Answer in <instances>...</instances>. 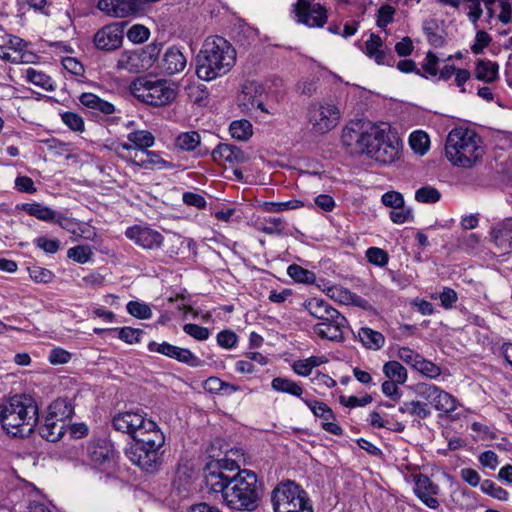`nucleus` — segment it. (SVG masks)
I'll return each instance as SVG.
<instances>
[{"instance_id": "1", "label": "nucleus", "mask_w": 512, "mask_h": 512, "mask_svg": "<svg viewBox=\"0 0 512 512\" xmlns=\"http://www.w3.org/2000/svg\"><path fill=\"white\" fill-rule=\"evenodd\" d=\"M341 141L351 152L365 154L382 164H392L400 156L402 142L387 123L357 120L348 123Z\"/></svg>"}, {"instance_id": "2", "label": "nucleus", "mask_w": 512, "mask_h": 512, "mask_svg": "<svg viewBox=\"0 0 512 512\" xmlns=\"http://www.w3.org/2000/svg\"><path fill=\"white\" fill-rule=\"evenodd\" d=\"M208 493L220 495L223 502L235 510L252 511L257 508L262 495V484L251 470H239L224 483L219 474L208 477Z\"/></svg>"}, {"instance_id": "3", "label": "nucleus", "mask_w": 512, "mask_h": 512, "mask_svg": "<svg viewBox=\"0 0 512 512\" xmlns=\"http://www.w3.org/2000/svg\"><path fill=\"white\" fill-rule=\"evenodd\" d=\"M236 63V50L225 38L205 39L197 57L196 74L203 81H212L231 71Z\"/></svg>"}, {"instance_id": "4", "label": "nucleus", "mask_w": 512, "mask_h": 512, "mask_svg": "<svg viewBox=\"0 0 512 512\" xmlns=\"http://www.w3.org/2000/svg\"><path fill=\"white\" fill-rule=\"evenodd\" d=\"M0 420L13 436L30 435L38 422V406L29 395H15L0 405Z\"/></svg>"}, {"instance_id": "5", "label": "nucleus", "mask_w": 512, "mask_h": 512, "mask_svg": "<svg viewBox=\"0 0 512 512\" xmlns=\"http://www.w3.org/2000/svg\"><path fill=\"white\" fill-rule=\"evenodd\" d=\"M445 153L453 165L469 168L482 158L484 148L476 132L467 128H455L447 136Z\"/></svg>"}, {"instance_id": "6", "label": "nucleus", "mask_w": 512, "mask_h": 512, "mask_svg": "<svg viewBox=\"0 0 512 512\" xmlns=\"http://www.w3.org/2000/svg\"><path fill=\"white\" fill-rule=\"evenodd\" d=\"M130 89L136 99L155 107L170 104L177 95L174 84L165 79L138 78Z\"/></svg>"}, {"instance_id": "7", "label": "nucleus", "mask_w": 512, "mask_h": 512, "mask_svg": "<svg viewBox=\"0 0 512 512\" xmlns=\"http://www.w3.org/2000/svg\"><path fill=\"white\" fill-rule=\"evenodd\" d=\"M274 512H313L307 494L292 481L279 483L271 493Z\"/></svg>"}, {"instance_id": "8", "label": "nucleus", "mask_w": 512, "mask_h": 512, "mask_svg": "<svg viewBox=\"0 0 512 512\" xmlns=\"http://www.w3.org/2000/svg\"><path fill=\"white\" fill-rule=\"evenodd\" d=\"M340 118V108L331 101L312 102L308 107V121L315 133H328L338 125Z\"/></svg>"}, {"instance_id": "9", "label": "nucleus", "mask_w": 512, "mask_h": 512, "mask_svg": "<svg viewBox=\"0 0 512 512\" xmlns=\"http://www.w3.org/2000/svg\"><path fill=\"white\" fill-rule=\"evenodd\" d=\"M132 149V145L125 143H114L110 147V150L115 152L119 158L139 168L163 170L173 167L172 163L164 160L155 151L146 150L141 154L134 152V155H132Z\"/></svg>"}, {"instance_id": "10", "label": "nucleus", "mask_w": 512, "mask_h": 512, "mask_svg": "<svg viewBox=\"0 0 512 512\" xmlns=\"http://www.w3.org/2000/svg\"><path fill=\"white\" fill-rule=\"evenodd\" d=\"M161 44H149L146 49L126 50L122 52L117 60V69L138 73L152 66L158 58Z\"/></svg>"}, {"instance_id": "11", "label": "nucleus", "mask_w": 512, "mask_h": 512, "mask_svg": "<svg viewBox=\"0 0 512 512\" xmlns=\"http://www.w3.org/2000/svg\"><path fill=\"white\" fill-rule=\"evenodd\" d=\"M162 447H150L133 442L126 450V457L132 464L148 473L157 472L163 463Z\"/></svg>"}, {"instance_id": "12", "label": "nucleus", "mask_w": 512, "mask_h": 512, "mask_svg": "<svg viewBox=\"0 0 512 512\" xmlns=\"http://www.w3.org/2000/svg\"><path fill=\"white\" fill-rule=\"evenodd\" d=\"M296 21L309 28H321L327 23L328 11L314 0H297L293 5Z\"/></svg>"}, {"instance_id": "13", "label": "nucleus", "mask_w": 512, "mask_h": 512, "mask_svg": "<svg viewBox=\"0 0 512 512\" xmlns=\"http://www.w3.org/2000/svg\"><path fill=\"white\" fill-rule=\"evenodd\" d=\"M416 392L437 411L449 414L457 408L456 399L434 384L420 383L417 385Z\"/></svg>"}, {"instance_id": "14", "label": "nucleus", "mask_w": 512, "mask_h": 512, "mask_svg": "<svg viewBox=\"0 0 512 512\" xmlns=\"http://www.w3.org/2000/svg\"><path fill=\"white\" fill-rule=\"evenodd\" d=\"M267 97L264 86L256 81H247L242 86V91L238 95V105L245 113H252L260 110L268 113L264 106Z\"/></svg>"}, {"instance_id": "15", "label": "nucleus", "mask_w": 512, "mask_h": 512, "mask_svg": "<svg viewBox=\"0 0 512 512\" xmlns=\"http://www.w3.org/2000/svg\"><path fill=\"white\" fill-rule=\"evenodd\" d=\"M123 28L119 23H111L99 29L94 35V45L103 51H114L121 47L123 42Z\"/></svg>"}, {"instance_id": "16", "label": "nucleus", "mask_w": 512, "mask_h": 512, "mask_svg": "<svg viewBox=\"0 0 512 512\" xmlns=\"http://www.w3.org/2000/svg\"><path fill=\"white\" fill-rule=\"evenodd\" d=\"M125 236L144 249H158L163 244V236L146 226L135 225L125 231Z\"/></svg>"}, {"instance_id": "17", "label": "nucleus", "mask_w": 512, "mask_h": 512, "mask_svg": "<svg viewBox=\"0 0 512 512\" xmlns=\"http://www.w3.org/2000/svg\"><path fill=\"white\" fill-rule=\"evenodd\" d=\"M342 321L338 320V324L328 320L318 321L314 327V333L322 339H327L333 342H342L345 340L346 334L349 332L348 320L340 313Z\"/></svg>"}, {"instance_id": "18", "label": "nucleus", "mask_w": 512, "mask_h": 512, "mask_svg": "<svg viewBox=\"0 0 512 512\" xmlns=\"http://www.w3.org/2000/svg\"><path fill=\"white\" fill-rule=\"evenodd\" d=\"M147 420L139 411H123L117 413L112 419V427L119 432L130 435L132 438L137 434L141 426Z\"/></svg>"}, {"instance_id": "19", "label": "nucleus", "mask_w": 512, "mask_h": 512, "mask_svg": "<svg viewBox=\"0 0 512 512\" xmlns=\"http://www.w3.org/2000/svg\"><path fill=\"white\" fill-rule=\"evenodd\" d=\"M88 459L95 467L110 465L114 461L115 450L113 444L107 439H97L86 447Z\"/></svg>"}, {"instance_id": "20", "label": "nucleus", "mask_w": 512, "mask_h": 512, "mask_svg": "<svg viewBox=\"0 0 512 512\" xmlns=\"http://www.w3.org/2000/svg\"><path fill=\"white\" fill-rule=\"evenodd\" d=\"M414 493L430 509H437L439 501L436 496L439 494V487L424 474L415 477Z\"/></svg>"}, {"instance_id": "21", "label": "nucleus", "mask_w": 512, "mask_h": 512, "mask_svg": "<svg viewBox=\"0 0 512 512\" xmlns=\"http://www.w3.org/2000/svg\"><path fill=\"white\" fill-rule=\"evenodd\" d=\"M96 7L112 18H127L137 12L131 0H98Z\"/></svg>"}, {"instance_id": "22", "label": "nucleus", "mask_w": 512, "mask_h": 512, "mask_svg": "<svg viewBox=\"0 0 512 512\" xmlns=\"http://www.w3.org/2000/svg\"><path fill=\"white\" fill-rule=\"evenodd\" d=\"M303 307L312 317L318 321L327 320V317L328 319L330 318V321L338 325L339 322L337 321H342L340 318V312L323 299H308L304 302Z\"/></svg>"}, {"instance_id": "23", "label": "nucleus", "mask_w": 512, "mask_h": 512, "mask_svg": "<svg viewBox=\"0 0 512 512\" xmlns=\"http://www.w3.org/2000/svg\"><path fill=\"white\" fill-rule=\"evenodd\" d=\"M134 442L150 447H163L165 436L156 423L147 419L133 438Z\"/></svg>"}, {"instance_id": "24", "label": "nucleus", "mask_w": 512, "mask_h": 512, "mask_svg": "<svg viewBox=\"0 0 512 512\" xmlns=\"http://www.w3.org/2000/svg\"><path fill=\"white\" fill-rule=\"evenodd\" d=\"M239 469L236 461L231 459H218L207 463L204 470V482L207 491L209 490L208 477L219 474L224 479V483L234 477L235 471Z\"/></svg>"}, {"instance_id": "25", "label": "nucleus", "mask_w": 512, "mask_h": 512, "mask_svg": "<svg viewBox=\"0 0 512 512\" xmlns=\"http://www.w3.org/2000/svg\"><path fill=\"white\" fill-rule=\"evenodd\" d=\"M187 65V59L183 52L176 46L166 49L160 62L161 70L167 75L182 72Z\"/></svg>"}, {"instance_id": "26", "label": "nucleus", "mask_w": 512, "mask_h": 512, "mask_svg": "<svg viewBox=\"0 0 512 512\" xmlns=\"http://www.w3.org/2000/svg\"><path fill=\"white\" fill-rule=\"evenodd\" d=\"M212 157L216 162H223L231 165L241 164L248 160L245 152L239 147L226 143L217 145V147L212 151Z\"/></svg>"}, {"instance_id": "27", "label": "nucleus", "mask_w": 512, "mask_h": 512, "mask_svg": "<svg viewBox=\"0 0 512 512\" xmlns=\"http://www.w3.org/2000/svg\"><path fill=\"white\" fill-rule=\"evenodd\" d=\"M79 102L92 114L109 116L115 113L116 107L113 103L106 101L94 93L85 92L79 96Z\"/></svg>"}, {"instance_id": "28", "label": "nucleus", "mask_w": 512, "mask_h": 512, "mask_svg": "<svg viewBox=\"0 0 512 512\" xmlns=\"http://www.w3.org/2000/svg\"><path fill=\"white\" fill-rule=\"evenodd\" d=\"M490 234L499 247L504 249L512 248V218H506L495 223L491 228Z\"/></svg>"}, {"instance_id": "29", "label": "nucleus", "mask_w": 512, "mask_h": 512, "mask_svg": "<svg viewBox=\"0 0 512 512\" xmlns=\"http://www.w3.org/2000/svg\"><path fill=\"white\" fill-rule=\"evenodd\" d=\"M474 75L479 81L493 83L499 77V65L490 60L479 59L475 65Z\"/></svg>"}, {"instance_id": "30", "label": "nucleus", "mask_w": 512, "mask_h": 512, "mask_svg": "<svg viewBox=\"0 0 512 512\" xmlns=\"http://www.w3.org/2000/svg\"><path fill=\"white\" fill-rule=\"evenodd\" d=\"M129 145H132V152H138L139 154L146 152L148 148L152 147L155 143V137L150 131L147 130H135L127 135Z\"/></svg>"}, {"instance_id": "31", "label": "nucleus", "mask_w": 512, "mask_h": 512, "mask_svg": "<svg viewBox=\"0 0 512 512\" xmlns=\"http://www.w3.org/2000/svg\"><path fill=\"white\" fill-rule=\"evenodd\" d=\"M66 423L56 421L46 415L44 423L39 428L42 438L50 442H56L64 435Z\"/></svg>"}, {"instance_id": "32", "label": "nucleus", "mask_w": 512, "mask_h": 512, "mask_svg": "<svg viewBox=\"0 0 512 512\" xmlns=\"http://www.w3.org/2000/svg\"><path fill=\"white\" fill-rule=\"evenodd\" d=\"M366 55L373 58L377 64H389L387 53L383 49V41L380 36L371 33L365 44Z\"/></svg>"}, {"instance_id": "33", "label": "nucleus", "mask_w": 512, "mask_h": 512, "mask_svg": "<svg viewBox=\"0 0 512 512\" xmlns=\"http://www.w3.org/2000/svg\"><path fill=\"white\" fill-rule=\"evenodd\" d=\"M23 77L27 82L37 87H40L45 91L51 92L55 90L54 81L49 75H47L43 71L29 67L26 70H24Z\"/></svg>"}, {"instance_id": "34", "label": "nucleus", "mask_w": 512, "mask_h": 512, "mask_svg": "<svg viewBox=\"0 0 512 512\" xmlns=\"http://www.w3.org/2000/svg\"><path fill=\"white\" fill-rule=\"evenodd\" d=\"M73 407L67 399H57L53 401L49 407L47 416L60 422L66 423L72 417Z\"/></svg>"}, {"instance_id": "35", "label": "nucleus", "mask_w": 512, "mask_h": 512, "mask_svg": "<svg viewBox=\"0 0 512 512\" xmlns=\"http://www.w3.org/2000/svg\"><path fill=\"white\" fill-rule=\"evenodd\" d=\"M271 387L274 391L286 393L298 398H303V387L296 381L286 377H275L271 382Z\"/></svg>"}, {"instance_id": "36", "label": "nucleus", "mask_w": 512, "mask_h": 512, "mask_svg": "<svg viewBox=\"0 0 512 512\" xmlns=\"http://www.w3.org/2000/svg\"><path fill=\"white\" fill-rule=\"evenodd\" d=\"M361 343L368 349L379 350L385 344V337L382 333L368 327H362L358 331Z\"/></svg>"}, {"instance_id": "37", "label": "nucleus", "mask_w": 512, "mask_h": 512, "mask_svg": "<svg viewBox=\"0 0 512 512\" xmlns=\"http://www.w3.org/2000/svg\"><path fill=\"white\" fill-rule=\"evenodd\" d=\"M384 375L389 379L398 382L399 384L406 383L408 379L407 369L398 361H388L383 365L382 369Z\"/></svg>"}, {"instance_id": "38", "label": "nucleus", "mask_w": 512, "mask_h": 512, "mask_svg": "<svg viewBox=\"0 0 512 512\" xmlns=\"http://www.w3.org/2000/svg\"><path fill=\"white\" fill-rule=\"evenodd\" d=\"M398 410L402 414L408 413L420 419H426L432 414L426 403L417 400L403 402Z\"/></svg>"}, {"instance_id": "39", "label": "nucleus", "mask_w": 512, "mask_h": 512, "mask_svg": "<svg viewBox=\"0 0 512 512\" xmlns=\"http://www.w3.org/2000/svg\"><path fill=\"white\" fill-rule=\"evenodd\" d=\"M201 143V137L196 131L182 132L175 139V145L177 148L183 151H193Z\"/></svg>"}, {"instance_id": "40", "label": "nucleus", "mask_w": 512, "mask_h": 512, "mask_svg": "<svg viewBox=\"0 0 512 512\" xmlns=\"http://www.w3.org/2000/svg\"><path fill=\"white\" fill-rule=\"evenodd\" d=\"M23 209L30 216H33L42 221H52L56 217V212L48 206L40 203H26Z\"/></svg>"}, {"instance_id": "41", "label": "nucleus", "mask_w": 512, "mask_h": 512, "mask_svg": "<svg viewBox=\"0 0 512 512\" xmlns=\"http://www.w3.org/2000/svg\"><path fill=\"white\" fill-rule=\"evenodd\" d=\"M484 5L487 9L489 17L493 16L492 6L494 3L499 2L501 6V13L499 14V19L502 23H510L512 20V0H483Z\"/></svg>"}, {"instance_id": "42", "label": "nucleus", "mask_w": 512, "mask_h": 512, "mask_svg": "<svg viewBox=\"0 0 512 512\" xmlns=\"http://www.w3.org/2000/svg\"><path fill=\"white\" fill-rule=\"evenodd\" d=\"M229 131L233 138L241 141L248 140L253 134L252 124L248 120L233 121Z\"/></svg>"}, {"instance_id": "43", "label": "nucleus", "mask_w": 512, "mask_h": 512, "mask_svg": "<svg viewBox=\"0 0 512 512\" xmlns=\"http://www.w3.org/2000/svg\"><path fill=\"white\" fill-rule=\"evenodd\" d=\"M286 223L280 217H267L261 222L260 230L268 235H283Z\"/></svg>"}, {"instance_id": "44", "label": "nucleus", "mask_w": 512, "mask_h": 512, "mask_svg": "<svg viewBox=\"0 0 512 512\" xmlns=\"http://www.w3.org/2000/svg\"><path fill=\"white\" fill-rule=\"evenodd\" d=\"M304 206L300 200H289L284 202H264L261 207L269 213H280L287 210H295Z\"/></svg>"}, {"instance_id": "45", "label": "nucleus", "mask_w": 512, "mask_h": 512, "mask_svg": "<svg viewBox=\"0 0 512 512\" xmlns=\"http://www.w3.org/2000/svg\"><path fill=\"white\" fill-rule=\"evenodd\" d=\"M302 401L316 417L322 418L324 421L334 419L333 411L324 402L306 398H302Z\"/></svg>"}, {"instance_id": "46", "label": "nucleus", "mask_w": 512, "mask_h": 512, "mask_svg": "<svg viewBox=\"0 0 512 512\" xmlns=\"http://www.w3.org/2000/svg\"><path fill=\"white\" fill-rule=\"evenodd\" d=\"M429 143V137L424 131H414L409 137L411 149L419 155H424L427 152Z\"/></svg>"}, {"instance_id": "47", "label": "nucleus", "mask_w": 512, "mask_h": 512, "mask_svg": "<svg viewBox=\"0 0 512 512\" xmlns=\"http://www.w3.org/2000/svg\"><path fill=\"white\" fill-rule=\"evenodd\" d=\"M287 274L299 283L311 284L316 279V276L312 271H309L297 264L289 265L287 268Z\"/></svg>"}, {"instance_id": "48", "label": "nucleus", "mask_w": 512, "mask_h": 512, "mask_svg": "<svg viewBox=\"0 0 512 512\" xmlns=\"http://www.w3.org/2000/svg\"><path fill=\"white\" fill-rule=\"evenodd\" d=\"M480 489L483 493L500 501H506L509 496V493L505 489L488 479L481 482Z\"/></svg>"}, {"instance_id": "49", "label": "nucleus", "mask_w": 512, "mask_h": 512, "mask_svg": "<svg viewBox=\"0 0 512 512\" xmlns=\"http://www.w3.org/2000/svg\"><path fill=\"white\" fill-rule=\"evenodd\" d=\"M423 30L428 42L434 47H441L445 40L442 35L437 33V23L434 20H427L423 23Z\"/></svg>"}, {"instance_id": "50", "label": "nucleus", "mask_w": 512, "mask_h": 512, "mask_svg": "<svg viewBox=\"0 0 512 512\" xmlns=\"http://www.w3.org/2000/svg\"><path fill=\"white\" fill-rule=\"evenodd\" d=\"M93 255L91 248L87 245H78L71 247L67 251L68 258L77 263H87Z\"/></svg>"}, {"instance_id": "51", "label": "nucleus", "mask_w": 512, "mask_h": 512, "mask_svg": "<svg viewBox=\"0 0 512 512\" xmlns=\"http://www.w3.org/2000/svg\"><path fill=\"white\" fill-rule=\"evenodd\" d=\"M173 359L194 368L201 367L204 364L203 360L192 353L189 349L181 347L178 349Z\"/></svg>"}, {"instance_id": "52", "label": "nucleus", "mask_w": 512, "mask_h": 512, "mask_svg": "<svg viewBox=\"0 0 512 512\" xmlns=\"http://www.w3.org/2000/svg\"><path fill=\"white\" fill-rule=\"evenodd\" d=\"M440 198V192L432 186H423L415 192V199L421 203H436Z\"/></svg>"}, {"instance_id": "53", "label": "nucleus", "mask_w": 512, "mask_h": 512, "mask_svg": "<svg viewBox=\"0 0 512 512\" xmlns=\"http://www.w3.org/2000/svg\"><path fill=\"white\" fill-rule=\"evenodd\" d=\"M414 369L431 379H436L441 374V369L439 366L429 360L424 359L422 356L420 357Z\"/></svg>"}, {"instance_id": "54", "label": "nucleus", "mask_w": 512, "mask_h": 512, "mask_svg": "<svg viewBox=\"0 0 512 512\" xmlns=\"http://www.w3.org/2000/svg\"><path fill=\"white\" fill-rule=\"evenodd\" d=\"M127 311L130 315L139 319H150L152 317V310L149 305L138 301L128 302Z\"/></svg>"}, {"instance_id": "55", "label": "nucleus", "mask_w": 512, "mask_h": 512, "mask_svg": "<svg viewBox=\"0 0 512 512\" xmlns=\"http://www.w3.org/2000/svg\"><path fill=\"white\" fill-rule=\"evenodd\" d=\"M113 331L118 332V337L128 344H135L140 341L141 335L144 333L141 329L132 327L114 328Z\"/></svg>"}, {"instance_id": "56", "label": "nucleus", "mask_w": 512, "mask_h": 512, "mask_svg": "<svg viewBox=\"0 0 512 512\" xmlns=\"http://www.w3.org/2000/svg\"><path fill=\"white\" fill-rule=\"evenodd\" d=\"M179 348L180 347L172 345L168 342L158 343L155 341H151L148 344V350L150 352H156V353L162 354L166 357H169L171 359L174 358V356L176 355V352L178 351Z\"/></svg>"}, {"instance_id": "57", "label": "nucleus", "mask_w": 512, "mask_h": 512, "mask_svg": "<svg viewBox=\"0 0 512 512\" xmlns=\"http://www.w3.org/2000/svg\"><path fill=\"white\" fill-rule=\"evenodd\" d=\"M150 35V31L147 27L140 24L133 25L127 32V38L133 43H143Z\"/></svg>"}, {"instance_id": "58", "label": "nucleus", "mask_w": 512, "mask_h": 512, "mask_svg": "<svg viewBox=\"0 0 512 512\" xmlns=\"http://www.w3.org/2000/svg\"><path fill=\"white\" fill-rule=\"evenodd\" d=\"M61 119L71 130L75 132L84 131V120L79 114L74 112H65L61 115Z\"/></svg>"}, {"instance_id": "59", "label": "nucleus", "mask_w": 512, "mask_h": 512, "mask_svg": "<svg viewBox=\"0 0 512 512\" xmlns=\"http://www.w3.org/2000/svg\"><path fill=\"white\" fill-rule=\"evenodd\" d=\"M28 272L30 278L37 283H50L54 278L52 271L39 266L30 267Z\"/></svg>"}, {"instance_id": "60", "label": "nucleus", "mask_w": 512, "mask_h": 512, "mask_svg": "<svg viewBox=\"0 0 512 512\" xmlns=\"http://www.w3.org/2000/svg\"><path fill=\"white\" fill-rule=\"evenodd\" d=\"M395 12V8L390 5L381 6L377 13V26L383 29L388 24L392 23Z\"/></svg>"}, {"instance_id": "61", "label": "nucleus", "mask_w": 512, "mask_h": 512, "mask_svg": "<svg viewBox=\"0 0 512 512\" xmlns=\"http://www.w3.org/2000/svg\"><path fill=\"white\" fill-rule=\"evenodd\" d=\"M183 331L198 341L207 340L210 336V331L208 328L199 326L197 324H185Z\"/></svg>"}, {"instance_id": "62", "label": "nucleus", "mask_w": 512, "mask_h": 512, "mask_svg": "<svg viewBox=\"0 0 512 512\" xmlns=\"http://www.w3.org/2000/svg\"><path fill=\"white\" fill-rule=\"evenodd\" d=\"M28 512H52L45 499L35 490L32 498L28 500Z\"/></svg>"}, {"instance_id": "63", "label": "nucleus", "mask_w": 512, "mask_h": 512, "mask_svg": "<svg viewBox=\"0 0 512 512\" xmlns=\"http://www.w3.org/2000/svg\"><path fill=\"white\" fill-rule=\"evenodd\" d=\"M368 261L377 266H385L388 262L387 253L377 247H370L366 252Z\"/></svg>"}, {"instance_id": "64", "label": "nucleus", "mask_w": 512, "mask_h": 512, "mask_svg": "<svg viewBox=\"0 0 512 512\" xmlns=\"http://www.w3.org/2000/svg\"><path fill=\"white\" fill-rule=\"evenodd\" d=\"M390 219L395 224H403L413 219V211L411 208L400 206L390 212Z\"/></svg>"}]
</instances>
